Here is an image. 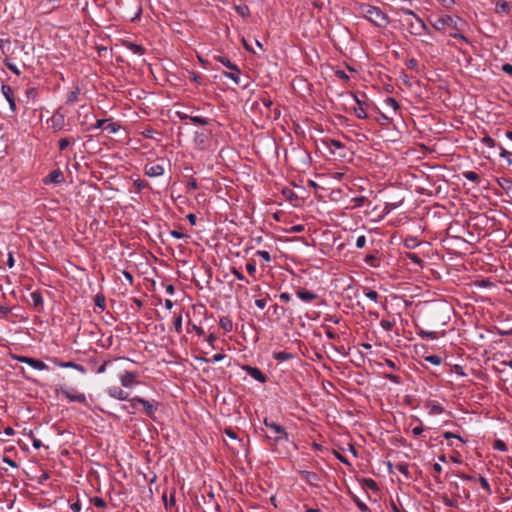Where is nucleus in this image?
<instances>
[{"label":"nucleus","instance_id":"obj_18","mask_svg":"<svg viewBox=\"0 0 512 512\" xmlns=\"http://www.w3.org/2000/svg\"><path fill=\"white\" fill-rule=\"evenodd\" d=\"M420 245V242L416 237H407L404 241V246L408 249H415Z\"/></svg>","mask_w":512,"mask_h":512},{"label":"nucleus","instance_id":"obj_16","mask_svg":"<svg viewBox=\"0 0 512 512\" xmlns=\"http://www.w3.org/2000/svg\"><path fill=\"white\" fill-rule=\"evenodd\" d=\"M120 129V125L113 122L111 119H107V123L104 126V130L110 134H115Z\"/></svg>","mask_w":512,"mask_h":512},{"label":"nucleus","instance_id":"obj_46","mask_svg":"<svg viewBox=\"0 0 512 512\" xmlns=\"http://www.w3.org/2000/svg\"><path fill=\"white\" fill-rule=\"evenodd\" d=\"M231 273L235 276V278L237 280H240V281L246 280L244 275L241 272H239L236 268H232Z\"/></svg>","mask_w":512,"mask_h":512},{"label":"nucleus","instance_id":"obj_44","mask_svg":"<svg viewBox=\"0 0 512 512\" xmlns=\"http://www.w3.org/2000/svg\"><path fill=\"white\" fill-rule=\"evenodd\" d=\"M406 66H407V68L414 70L418 67V61L414 58H411V59L407 60Z\"/></svg>","mask_w":512,"mask_h":512},{"label":"nucleus","instance_id":"obj_23","mask_svg":"<svg viewBox=\"0 0 512 512\" xmlns=\"http://www.w3.org/2000/svg\"><path fill=\"white\" fill-rule=\"evenodd\" d=\"M292 357V355L290 353H287V352H284V351H281V352H277L274 354V358L278 361H287L289 360L290 358Z\"/></svg>","mask_w":512,"mask_h":512},{"label":"nucleus","instance_id":"obj_31","mask_svg":"<svg viewBox=\"0 0 512 512\" xmlns=\"http://www.w3.org/2000/svg\"><path fill=\"white\" fill-rule=\"evenodd\" d=\"M429 407L431 414H441L443 412V408L437 403H432L429 405Z\"/></svg>","mask_w":512,"mask_h":512},{"label":"nucleus","instance_id":"obj_48","mask_svg":"<svg viewBox=\"0 0 512 512\" xmlns=\"http://www.w3.org/2000/svg\"><path fill=\"white\" fill-rule=\"evenodd\" d=\"M494 448L497 449V450H500V451H505L506 450V445L503 441L501 440H497L494 444Z\"/></svg>","mask_w":512,"mask_h":512},{"label":"nucleus","instance_id":"obj_7","mask_svg":"<svg viewBox=\"0 0 512 512\" xmlns=\"http://www.w3.org/2000/svg\"><path fill=\"white\" fill-rule=\"evenodd\" d=\"M120 382L123 387L132 388L135 384H137V374L134 372L126 371L120 375Z\"/></svg>","mask_w":512,"mask_h":512},{"label":"nucleus","instance_id":"obj_12","mask_svg":"<svg viewBox=\"0 0 512 512\" xmlns=\"http://www.w3.org/2000/svg\"><path fill=\"white\" fill-rule=\"evenodd\" d=\"M245 370L255 380H257L261 383H264L266 381L265 375L258 368L246 366Z\"/></svg>","mask_w":512,"mask_h":512},{"label":"nucleus","instance_id":"obj_35","mask_svg":"<svg viewBox=\"0 0 512 512\" xmlns=\"http://www.w3.org/2000/svg\"><path fill=\"white\" fill-rule=\"evenodd\" d=\"M365 296L371 301L377 302L379 294L374 290L365 291Z\"/></svg>","mask_w":512,"mask_h":512},{"label":"nucleus","instance_id":"obj_21","mask_svg":"<svg viewBox=\"0 0 512 512\" xmlns=\"http://www.w3.org/2000/svg\"><path fill=\"white\" fill-rule=\"evenodd\" d=\"M127 48L134 54L137 55H143L144 49L141 45L135 44V43H129Z\"/></svg>","mask_w":512,"mask_h":512},{"label":"nucleus","instance_id":"obj_59","mask_svg":"<svg viewBox=\"0 0 512 512\" xmlns=\"http://www.w3.org/2000/svg\"><path fill=\"white\" fill-rule=\"evenodd\" d=\"M279 297H280V300H281V301H284V302H288V301H290V299H291L290 294H288V293H286V292L281 293Z\"/></svg>","mask_w":512,"mask_h":512},{"label":"nucleus","instance_id":"obj_52","mask_svg":"<svg viewBox=\"0 0 512 512\" xmlns=\"http://www.w3.org/2000/svg\"><path fill=\"white\" fill-rule=\"evenodd\" d=\"M128 401L130 402V408L132 409L130 412L134 413L135 410L137 409V404H139V403H138V401H134V397L129 399Z\"/></svg>","mask_w":512,"mask_h":512},{"label":"nucleus","instance_id":"obj_54","mask_svg":"<svg viewBox=\"0 0 512 512\" xmlns=\"http://www.w3.org/2000/svg\"><path fill=\"white\" fill-rule=\"evenodd\" d=\"M3 462H4V463H6V464H8L9 466H11V467H13V468L17 467L16 462H15L14 460H12V459L8 458V457H4V458H3Z\"/></svg>","mask_w":512,"mask_h":512},{"label":"nucleus","instance_id":"obj_36","mask_svg":"<svg viewBox=\"0 0 512 512\" xmlns=\"http://www.w3.org/2000/svg\"><path fill=\"white\" fill-rule=\"evenodd\" d=\"M174 328L177 333L181 332L182 329V316L178 315L174 319Z\"/></svg>","mask_w":512,"mask_h":512},{"label":"nucleus","instance_id":"obj_64","mask_svg":"<svg viewBox=\"0 0 512 512\" xmlns=\"http://www.w3.org/2000/svg\"><path fill=\"white\" fill-rule=\"evenodd\" d=\"M94 504L98 507H104L105 506V501L101 498H95L94 499Z\"/></svg>","mask_w":512,"mask_h":512},{"label":"nucleus","instance_id":"obj_43","mask_svg":"<svg viewBox=\"0 0 512 512\" xmlns=\"http://www.w3.org/2000/svg\"><path fill=\"white\" fill-rule=\"evenodd\" d=\"M224 357H225L224 354H215V355H213V357L211 359H209V360L204 359V361L211 362V363H216V362H219V361L223 360Z\"/></svg>","mask_w":512,"mask_h":512},{"label":"nucleus","instance_id":"obj_32","mask_svg":"<svg viewBox=\"0 0 512 512\" xmlns=\"http://www.w3.org/2000/svg\"><path fill=\"white\" fill-rule=\"evenodd\" d=\"M60 366L61 367H64V368H74V369H77L79 371H84V368L76 363H73V362H65V363H60Z\"/></svg>","mask_w":512,"mask_h":512},{"label":"nucleus","instance_id":"obj_17","mask_svg":"<svg viewBox=\"0 0 512 512\" xmlns=\"http://www.w3.org/2000/svg\"><path fill=\"white\" fill-rule=\"evenodd\" d=\"M224 76L233 80L236 84H240V70L236 67V70H231L230 72H224Z\"/></svg>","mask_w":512,"mask_h":512},{"label":"nucleus","instance_id":"obj_11","mask_svg":"<svg viewBox=\"0 0 512 512\" xmlns=\"http://www.w3.org/2000/svg\"><path fill=\"white\" fill-rule=\"evenodd\" d=\"M63 179H64V177H63L62 172L59 170H54L45 178L44 182L46 184H50V183L58 184V183H61L63 181Z\"/></svg>","mask_w":512,"mask_h":512},{"label":"nucleus","instance_id":"obj_5","mask_svg":"<svg viewBox=\"0 0 512 512\" xmlns=\"http://www.w3.org/2000/svg\"><path fill=\"white\" fill-rule=\"evenodd\" d=\"M349 98L353 101L355 106L352 107L354 114L359 119H366L367 118V112L365 103H363L355 94H350Z\"/></svg>","mask_w":512,"mask_h":512},{"label":"nucleus","instance_id":"obj_15","mask_svg":"<svg viewBox=\"0 0 512 512\" xmlns=\"http://www.w3.org/2000/svg\"><path fill=\"white\" fill-rule=\"evenodd\" d=\"M27 364L35 370L41 371L48 369V366L43 361L34 358L28 359Z\"/></svg>","mask_w":512,"mask_h":512},{"label":"nucleus","instance_id":"obj_29","mask_svg":"<svg viewBox=\"0 0 512 512\" xmlns=\"http://www.w3.org/2000/svg\"><path fill=\"white\" fill-rule=\"evenodd\" d=\"M419 334L423 338H429V339H432V340L438 338V333L435 332V331H420Z\"/></svg>","mask_w":512,"mask_h":512},{"label":"nucleus","instance_id":"obj_62","mask_svg":"<svg viewBox=\"0 0 512 512\" xmlns=\"http://www.w3.org/2000/svg\"><path fill=\"white\" fill-rule=\"evenodd\" d=\"M358 508L362 511V512H367L368 511V507L366 504L360 502V501H357L356 502Z\"/></svg>","mask_w":512,"mask_h":512},{"label":"nucleus","instance_id":"obj_37","mask_svg":"<svg viewBox=\"0 0 512 512\" xmlns=\"http://www.w3.org/2000/svg\"><path fill=\"white\" fill-rule=\"evenodd\" d=\"M71 143L72 141L69 138H62L59 140V149L64 151Z\"/></svg>","mask_w":512,"mask_h":512},{"label":"nucleus","instance_id":"obj_14","mask_svg":"<svg viewBox=\"0 0 512 512\" xmlns=\"http://www.w3.org/2000/svg\"><path fill=\"white\" fill-rule=\"evenodd\" d=\"M297 296L303 302H306V303H309V302L313 301L316 298V295L313 292L308 291V290H302V289L297 291Z\"/></svg>","mask_w":512,"mask_h":512},{"label":"nucleus","instance_id":"obj_49","mask_svg":"<svg viewBox=\"0 0 512 512\" xmlns=\"http://www.w3.org/2000/svg\"><path fill=\"white\" fill-rule=\"evenodd\" d=\"M423 432V427L422 425H417L415 427L412 428V433L414 436H419L421 435Z\"/></svg>","mask_w":512,"mask_h":512},{"label":"nucleus","instance_id":"obj_4","mask_svg":"<svg viewBox=\"0 0 512 512\" xmlns=\"http://www.w3.org/2000/svg\"><path fill=\"white\" fill-rule=\"evenodd\" d=\"M47 123L55 132L61 131L65 126V116L57 111L48 119Z\"/></svg>","mask_w":512,"mask_h":512},{"label":"nucleus","instance_id":"obj_13","mask_svg":"<svg viewBox=\"0 0 512 512\" xmlns=\"http://www.w3.org/2000/svg\"><path fill=\"white\" fill-rule=\"evenodd\" d=\"M164 173V168L161 165L153 164L146 167V174L150 177H158Z\"/></svg>","mask_w":512,"mask_h":512},{"label":"nucleus","instance_id":"obj_25","mask_svg":"<svg viewBox=\"0 0 512 512\" xmlns=\"http://www.w3.org/2000/svg\"><path fill=\"white\" fill-rule=\"evenodd\" d=\"M385 105L387 108L392 109L394 112H396L399 108V104L394 98H387Z\"/></svg>","mask_w":512,"mask_h":512},{"label":"nucleus","instance_id":"obj_47","mask_svg":"<svg viewBox=\"0 0 512 512\" xmlns=\"http://www.w3.org/2000/svg\"><path fill=\"white\" fill-rule=\"evenodd\" d=\"M255 305L259 308V309H264L267 305V300L265 298H261V299H256L255 300Z\"/></svg>","mask_w":512,"mask_h":512},{"label":"nucleus","instance_id":"obj_26","mask_svg":"<svg viewBox=\"0 0 512 512\" xmlns=\"http://www.w3.org/2000/svg\"><path fill=\"white\" fill-rule=\"evenodd\" d=\"M190 120L194 123V124H197V125H202V126H205L209 123L208 119L207 118H204V117H200V116H192L190 117Z\"/></svg>","mask_w":512,"mask_h":512},{"label":"nucleus","instance_id":"obj_27","mask_svg":"<svg viewBox=\"0 0 512 512\" xmlns=\"http://www.w3.org/2000/svg\"><path fill=\"white\" fill-rule=\"evenodd\" d=\"M31 300L34 306H39L42 304L43 299L42 296L38 292L31 293Z\"/></svg>","mask_w":512,"mask_h":512},{"label":"nucleus","instance_id":"obj_24","mask_svg":"<svg viewBox=\"0 0 512 512\" xmlns=\"http://www.w3.org/2000/svg\"><path fill=\"white\" fill-rule=\"evenodd\" d=\"M218 61L225 65L230 70H236V65L233 64L229 59L223 56L217 57Z\"/></svg>","mask_w":512,"mask_h":512},{"label":"nucleus","instance_id":"obj_20","mask_svg":"<svg viewBox=\"0 0 512 512\" xmlns=\"http://www.w3.org/2000/svg\"><path fill=\"white\" fill-rule=\"evenodd\" d=\"M463 176L467 180L472 181L474 183H478L480 180V176L474 171H465V172H463Z\"/></svg>","mask_w":512,"mask_h":512},{"label":"nucleus","instance_id":"obj_9","mask_svg":"<svg viewBox=\"0 0 512 512\" xmlns=\"http://www.w3.org/2000/svg\"><path fill=\"white\" fill-rule=\"evenodd\" d=\"M302 479L305 480L311 486H317L320 478L318 474L312 471L302 470L299 472Z\"/></svg>","mask_w":512,"mask_h":512},{"label":"nucleus","instance_id":"obj_57","mask_svg":"<svg viewBox=\"0 0 512 512\" xmlns=\"http://www.w3.org/2000/svg\"><path fill=\"white\" fill-rule=\"evenodd\" d=\"M397 469L399 472H401L404 475H408V467L406 465H398Z\"/></svg>","mask_w":512,"mask_h":512},{"label":"nucleus","instance_id":"obj_19","mask_svg":"<svg viewBox=\"0 0 512 512\" xmlns=\"http://www.w3.org/2000/svg\"><path fill=\"white\" fill-rule=\"evenodd\" d=\"M328 148L332 154H335L336 150L343 148V144L338 140H330L328 142Z\"/></svg>","mask_w":512,"mask_h":512},{"label":"nucleus","instance_id":"obj_50","mask_svg":"<svg viewBox=\"0 0 512 512\" xmlns=\"http://www.w3.org/2000/svg\"><path fill=\"white\" fill-rule=\"evenodd\" d=\"M170 234L175 239H182V238L186 237L185 234H183L182 232L176 231V230L171 231Z\"/></svg>","mask_w":512,"mask_h":512},{"label":"nucleus","instance_id":"obj_53","mask_svg":"<svg viewBox=\"0 0 512 512\" xmlns=\"http://www.w3.org/2000/svg\"><path fill=\"white\" fill-rule=\"evenodd\" d=\"M290 230H291V232L300 233V232L304 231V226L303 225H295V226H292Z\"/></svg>","mask_w":512,"mask_h":512},{"label":"nucleus","instance_id":"obj_10","mask_svg":"<svg viewBox=\"0 0 512 512\" xmlns=\"http://www.w3.org/2000/svg\"><path fill=\"white\" fill-rule=\"evenodd\" d=\"M2 93L5 99L8 101L10 109L12 112L16 111V103L13 97V90L9 85H2L1 87Z\"/></svg>","mask_w":512,"mask_h":512},{"label":"nucleus","instance_id":"obj_56","mask_svg":"<svg viewBox=\"0 0 512 512\" xmlns=\"http://www.w3.org/2000/svg\"><path fill=\"white\" fill-rule=\"evenodd\" d=\"M7 265L9 268H12L14 266V258L11 252L8 253Z\"/></svg>","mask_w":512,"mask_h":512},{"label":"nucleus","instance_id":"obj_42","mask_svg":"<svg viewBox=\"0 0 512 512\" xmlns=\"http://www.w3.org/2000/svg\"><path fill=\"white\" fill-rule=\"evenodd\" d=\"M78 94H79L78 89H76L75 91H72V92L68 95L67 101H68V102H70V103L76 102V101H77V99H78Z\"/></svg>","mask_w":512,"mask_h":512},{"label":"nucleus","instance_id":"obj_30","mask_svg":"<svg viewBox=\"0 0 512 512\" xmlns=\"http://www.w3.org/2000/svg\"><path fill=\"white\" fill-rule=\"evenodd\" d=\"M246 270L247 272L251 275V276H255V273H256V263L254 260H251L249 261L247 264H246Z\"/></svg>","mask_w":512,"mask_h":512},{"label":"nucleus","instance_id":"obj_1","mask_svg":"<svg viewBox=\"0 0 512 512\" xmlns=\"http://www.w3.org/2000/svg\"><path fill=\"white\" fill-rule=\"evenodd\" d=\"M264 424L267 428L265 438L270 444H276L283 440H287L288 434L283 426L275 422H269L267 419L264 420Z\"/></svg>","mask_w":512,"mask_h":512},{"label":"nucleus","instance_id":"obj_40","mask_svg":"<svg viewBox=\"0 0 512 512\" xmlns=\"http://www.w3.org/2000/svg\"><path fill=\"white\" fill-rule=\"evenodd\" d=\"M407 258L417 265H421L422 263L421 258L415 253H407Z\"/></svg>","mask_w":512,"mask_h":512},{"label":"nucleus","instance_id":"obj_34","mask_svg":"<svg viewBox=\"0 0 512 512\" xmlns=\"http://www.w3.org/2000/svg\"><path fill=\"white\" fill-rule=\"evenodd\" d=\"M482 143L485 144L487 147L493 148L496 146V142L493 138L490 136H485L482 138Z\"/></svg>","mask_w":512,"mask_h":512},{"label":"nucleus","instance_id":"obj_33","mask_svg":"<svg viewBox=\"0 0 512 512\" xmlns=\"http://www.w3.org/2000/svg\"><path fill=\"white\" fill-rule=\"evenodd\" d=\"M393 322L389 321V320H386V319H382L380 321V326L382 329H384L385 331H390L392 330L393 328Z\"/></svg>","mask_w":512,"mask_h":512},{"label":"nucleus","instance_id":"obj_58","mask_svg":"<svg viewBox=\"0 0 512 512\" xmlns=\"http://www.w3.org/2000/svg\"><path fill=\"white\" fill-rule=\"evenodd\" d=\"M433 469H434V471L436 473L435 477H437L442 472V466L439 463H435L433 465Z\"/></svg>","mask_w":512,"mask_h":512},{"label":"nucleus","instance_id":"obj_45","mask_svg":"<svg viewBox=\"0 0 512 512\" xmlns=\"http://www.w3.org/2000/svg\"><path fill=\"white\" fill-rule=\"evenodd\" d=\"M111 363H112L111 360L105 361L101 366L98 367L97 373H99V374L105 373L108 365H110Z\"/></svg>","mask_w":512,"mask_h":512},{"label":"nucleus","instance_id":"obj_63","mask_svg":"<svg viewBox=\"0 0 512 512\" xmlns=\"http://www.w3.org/2000/svg\"><path fill=\"white\" fill-rule=\"evenodd\" d=\"M225 434H226L228 437H230L231 439H236V438H237L236 433H235L233 430H231V429H227V430H225Z\"/></svg>","mask_w":512,"mask_h":512},{"label":"nucleus","instance_id":"obj_8","mask_svg":"<svg viewBox=\"0 0 512 512\" xmlns=\"http://www.w3.org/2000/svg\"><path fill=\"white\" fill-rule=\"evenodd\" d=\"M107 394L114 399L125 401L129 400V394L119 387H110L107 389Z\"/></svg>","mask_w":512,"mask_h":512},{"label":"nucleus","instance_id":"obj_28","mask_svg":"<svg viewBox=\"0 0 512 512\" xmlns=\"http://www.w3.org/2000/svg\"><path fill=\"white\" fill-rule=\"evenodd\" d=\"M479 482H480L481 487L486 491V493L488 495H491L492 490H491V487H490L488 481L484 477H479Z\"/></svg>","mask_w":512,"mask_h":512},{"label":"nucleus","instance_id":"obj_60","mask_svg":"<svg viewBox=\"0 0 512 512\" xmlns=\"http://www.w3.org/2000/svg\"><path fill=\"white\" fill-rule=\"evenodd\" d=\"M96 305L100 307L101 309H104L105 301L104 298H100L99 296L96 297Z\"/></svg>","mask_w":512,"mask_h":512},{"label":"nucleus","instance_id":"obj_2","mask_svg":"<svg viewBox=\"0 0 512 512\" xmlns=\"http://www.w3.org/2000/svg\"><path fill=\"white\" fill-rule=\"evenodd\" d=\"M362 13L368 21L378 27H384L388 24L387 15L378 7L370 5L364 6L362 8Z\"/></svg>","mask_w":512,"mask_h":512},{"label":"nucleus","instance_id":"obj_38","mask_svg":"<svg viewBox=\"0 0 512 512\" xmlns=\"http://www.w3.org/2000/svg\"><path fill=\"white\" fill-rule=\"evenodd\" d=\"M256 255L260 256L267 263L271 261V256H270L269 252H267L265 250H258L256 252Z\"/></svg>","mask_w":512,"mask_h":512},{"label":"nucleus","instance_id":"obj_39","mask_svg":"<svg viewBox=\"0 0 512 512\" xmlns=\"http://www.w3.org/2000/svg\"><path fill=\"white\" fill-rule=\"evenodd\" d=\"M500 149V156L502 158H506L508 160V163L511 164L510 157L512 156V153L504 149L502 146H499Z\"/></svg>","mask_w":512,"mask_h":512},{"label":"nucleus","instance_id":"obj_41","mask_svg":"<svg viewBox=\"0 0 512 512\" xmlns=\"http://www.w3.org/2000/svg\"><path fill=\"white\" fill-rule=\"evenodd\" d=\"M365 244H366V237L364 235L358 236L356 239V247L358 249H361L365 246Z\"/></svg>","mask_w":512,"mask_h":512},{"label":"nucleus","instance_id":"obj_61","mask_svg":"<svg viewBox=\"0 0 512 512\" xmlns=\"http://www.w3.org/2000/svg\"><path fill=\"white\" fill-rule=\"evenodd\" d=\"M187 219H188V221H189V223L191 225H195L196 224L197 218H196V216L194 214H192V213L188 214L187 215Z\"/></svg>","mask_w":512,"mask_h":512},{"label":"nucleus","instance_id":"obj_51","mask_svg":"<svg viewBox=\"0 0 512 512\" xmlns=\"http://www.w3.org/2000/svg\"><path fill=\"white\" fill-rule=\"evenodd\" d=\"M106 123H107V119H99V120L96 121L95 128H97V129H99V128L104 129V126H105Z\"/></svg>","mask_w":512,"mask_h":512},{"label":"nucleus","instance_id":"obj_6","mask_svg":"<svg viewBox=\"0 0 512 512\" xmlns=\"http://www.w3.org/2000/svg\"><path fill=\"white\" fill-rule=\"evenodd\" d=\"M134 401H138V403L143 406L146 415L149 417H152L158 408V403L156 401H147L138 396L134 397Z\"/></svg>","mask_w":512,"mask_h":512},{"label":"nucleus","instance_id":"obj_3","mask_svg":"<svg viewBox=\"0 0 512 512\" xmlns=\"http://www.w3.org/2000/svg\"><path fill=\"white\" fill-rule=\"evenodd\" d=\"M57 393L65 396L69 402H79L86 403V395L84 393H80L73 388L62 386L57 389Z\"/></svg>","mask_w":512,"mask_h":512},{"label":"nucleus","instance_id":"obj_55","mask_svg":"<svg viewBox=\"0 0 512 512\" xmlns=\"http://www.w3.org/2000/svg\"><path fill=\"white\" fill-rule=\"evenodd\" d=\"M502 70H503L505 73H507V74H509V75H512V65H511V64H504V65L502 66Z\"/></svg>","mask_w":512,"mask_h":512},{"label":"nucleus","instance_id":"obj_22","mask_svg":"<svg viewBox=\"0 0 512 512\" xmlns=\"http://www.w3.org/2000/svg\"><path fill=\"white\" fill-rule=\"evenodd\" d=\"M425 361L435 366H439L442 363V358L438 355H429L425 357Z\"/></svg>","mask_w":512,"mask_h":512}]
</instances>
